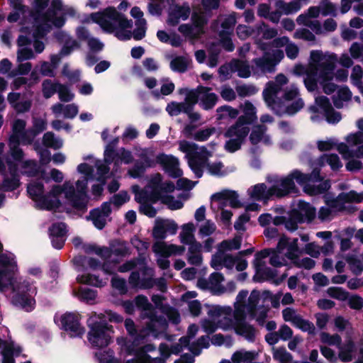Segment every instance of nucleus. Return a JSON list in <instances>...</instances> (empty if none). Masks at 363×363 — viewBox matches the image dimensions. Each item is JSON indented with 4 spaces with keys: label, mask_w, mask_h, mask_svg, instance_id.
Segmentation results:
<instances>
[{
    "label": "nucleus",
    "mask_w": 363,
    "mask_h": 363,
    "mask_svg": "<svg viewBox=\"0 0 363 363\" xmlns=\"http://www.w3.org/2000/svg\"><path fill=\"white\" fill-rule=\"evenodd\" d=\"M26 121L20 118L16 119L13 123L12 133L9 136V140H12V142L18 140V135L26 130Z\"/></svg>",
    "instance_id": "nucleus-35"
},
{
    "label": "nucleus",
    "mask_w": 363,
    "mask_h": 363,
    "mask_svg": "<svg viewBox=\"0 0 363 363\" xmlns=\"http://www.w3.org/2000/svg\"><path fill=\"white\" fill-rule=\"evenodd\" d=\"M327 294L333 298L345 301L349 297V293L341 287L331 286L327 289Z\"/></svg>",
    "instance_id": "nucleus-45"
},
{
    "label": "nucleus",
    "mask_w": 363,
    "mask_h": 363,
    "mask_svg": "<svg viewBox=\"0 0 363 363\" xmlns=\"http://www.w3.org/2000/svg\"><path fill=\"white\" fill-rule=\"evenodd\" d=\"M50 237H65L67 233L65 223H55L49 228Z\"/></svg>",
    "instance_id": "nucleus-43"
},
{
    "label": "nucleus",
    "mask_w": 363,
    "mask_h": 363,
    "mask_svg": "<svg viewBox=\"0 0 363 363\" xmlns=\"http://www.w3.org/2000/svg\"><path fill=\"white\" fill-rule=\"evenodd\" d=\"M130 199V196L127 191H123L118 194H114L112 197L111 203L117 207H120Z\"/></svg>",
    "instance_id": "nucleus-60"
},
{
    "label": "nucleus",
    "mask_w": 363,
    "mask_h": 363,
    "mask_svg": "<svg viewBox=\"0 0 363 363\" xmlns=\"http://www.w3.org/2000/svg\"><path fill=\"white\" fill-rule=\"evenodd\" d=\"M106 217H104L103 215L100 214L99 208L91 209L89 212V216H87L88 220H91L94 225L99 230L104 228L106 224Z\"/></svg>",
    "instance_id": "nucleus-29"
},
{
    "label": "nucleus",
    "mask_w": 363,
    "mask_h": 363,
    "mask_svg": "<svg viewBox=\"0 0 363 363\" xmlns=\"http://www.w3.org/2000/svg\"><path fill=\"white\" fill-rule=\"evenodd\" d=\"M17 271V264L6 254H0V291L4 292L9 289L11 280L15 277Z\"/></svg>",
    "instance_id": "nucleus-4"
},
{
    "label": "nucleus",
    "mask_w": 363,
    "mask_h": 363,
    "mask_svg": "<svg viewBox=\"0 0 363 363\" xmlns=\"http://www.w3.org/2000/svg\"><path fill=\"white\" fill-rule=\"evenodd\" d=\"M11 282L9 289H12V305L26 312L33 311L36 306L35 297L38 293L35 282L30 278L14 280V277L11 279Z\"/></svg>",
    "instance_id": "nucleus-2"
},
{
    "label": "nucleus",
    "mask_w": 363,
    "mask_h": 363,
    "mask_svg": "<svg viewBox=\"0 0 363 363\" xmlns=\"http://www.w3.org/2000/svg\"><path fill=\"white\" fill-rule=\"evenodd\" d=\"M35 137H36V135H34L33 132L30 128L25 130L18 135V141L21 142V145H30Z\"/></svg>",
    "instance_id": "nucleus-61"
},
{
    "label": "nucleus",
    "mask_w": 363,
    "mask_h": 363,
    "mask_svg": "<svg viewBox=\"0 0 363 363\" xmlns=\"http://www.w3.org/2000/svg\"><path fill=\"white\" fill-rule=\"evenodd\" d=\"M239 196L237 191L233 190L225 189L220 192L213 194L211 197L212 201H229L230 206L233 208H239L242 207V203L238 199Z\"/></svg>",
    "instance_id": "nucleus-13"
},
{
    "label": "nucleus",
    "mask_w": 363,
    "mask_h": 363,
    "mask_svg": "<svg viewBox=\"0 0 363 363\" xmlns=\"http://www.w3.org/2000/svg\"><path fill=\"white\" fill-rule=\"evenodd\" d=\"M304 106V102L302 99L299 98L293 101L290 105L287 106L285 109V112L292 116L299 111Z\"/></svg>",
    "instance_id": "nucleus-59"
},
{
    "label": "nucleus",
    "mask_w": 363,
    "mask_h": 363,
    "mask_svg": "<svg viewBox=\"0 0 363 363\" xmlns=\"http://www.w3.org/2000/svg\"><path fill=\"white\" fill-rule=\"evenodd\" d=\"M251 197L257 201L269 200L273 196H268V189L264 183L257 184L253 186V190L250 194Z\"/></svg>",
    "instance_id": "nucleus-28"
},
{
    "label": "nucleus",
    "mask_w": 363,
    "mask_h": 363,
    "mask_svg": "<svg viewBox=\"0 0 363 363\" xmlns=\"http://www.w3.org/2000/svg\"><path fill=\"white\" fill-rule=\"evenodd\" d=\"M215 132H216V128L214 127L201 129V130H198L194 134V138L196 141H200V142L206 141Z\"/></svg>",
    "instance_id": "nucleus-54"
},
{
    "label": "nucleus",
    "mask_w": 363,
    "mask_h": 363,
    "mask_svg": "<svg viewBox=\"0 0 363 363\" xmlns=\"http://www.w3.org/2000/svg\"><path fill=\"white\" fill-rule=\"evenodd\" d=\"M203 158L199 159V157L189 158V166L194 173L196 178L199 179L203 176Z\"/></svg>",
    "instance_id": "nucleus-37"
},
{
    "label": "nucleus",
    "mask_w": 363,
    "mask_h": 363,
    "mask_svg": "<svg viewBox=\"0 0 363 363\" xmlns=\"http://www.w3.org/2000/svg\"><path fill=\"white\" fill-rule=\"evenodd\" d=\"M43 144L47 147L53 148L55 150L59 149L62 147V143L55 137L52 132H47L43 137Z\"/></svg>",
    "instance_id": "nucleus-42"
},
{
    "label": "nucleus",
    "mask_w": 363,
    "mask_h": 363,
    "mask_svg": "<svg viewBox=\"0 0 363 363\" xmlns=\"http://www.w3.org/2000/svg\"><path fill=\"white\" fill-rule=\"evenodd\" d=\"M317 76H314L313 71L311 70L304 79V84L307 90L310 92L314 91L318 87Z\"/></svg>",
    "instance_id": "nucleus-56"
},
{
    "label": "nucleus",
    "mask_w": 363,
    "mask_h": 363,
    "mask_svg": "<svg viewBox=\"0 0 363 363\" xmlns=\"http://www.w3.org/2000/svg\"><path fill=\"white\" fill-rule=\"evenodd\" d=\"M191 13L190 7L188 4L175 5L174 8L169 11L167 23L172 26H176L179 23V19L185 21L188 19Z\"/></svg>",
    "instance_id": "nucleus-12"
},
{
    "label": "nucleus",
    "mask_w": 363,
    "mask_h": 363,
    "mask_svg": "<svg viewBox=\"0 0 363 363\" xmlns=\"http://www.w3.org/2000/svg\"><path fill=\"white\" fill-rule=\"evenodd\" d=\"M137 28H135L133 33V37L135 40H140L145 36L146 33V21L145 19H142L140 21V23H136Z\"/></svg>",
    "instance_id": "nucleus-52"
},
{
    "label": "nucleus",
    "mask_w": 363,
    "mask_h": 363,
    "mask_svg": "<svg viewBox=\"0 0 363 363\" xmlns=\"http://www.w3.org/2000/svg\"><path fill=\"white\" fill-rule=\"evenodd\" d=\"M147 168H151V167H146V164L137 160L133 167L128 170V174L134 179L140 178L145 174Z\"/></svg>",
    "instance_id": "nucleus-38"
},
{
    "label": "nucleus",
    "mask_w": 363,
    "mask_h": 363,
    "mask_svg": "<svg viewBox=\"0 0 363 363\" xmlns=\"http://www.w3.org/2000/svg\"><path fill=\"white\" fill-rule=\"evenodd\" d=\"M289 174L293 181L294 182V180H296L301 186L308 185V183L310 182V177L308 176V174H304L299 169H294Z\"/></svg>",
    "instance_id": "nucleus-50"
},
{
    "label": "nucleus",
    "mask_w": 363,
    "mask_h": 363,
    "mask_svg": "<svg viewBox=\"0 0 363 363\" xmlns=\"http://www.w3.org/2000/svg\"><path fill=\"white\" fill-rule=\"evenodd\" d=\"M8 145L9 150L8 154L5 155L4 160L6 163L8 159L12 162L16 164L18 167L19 164H21L24 160L25 153L21 147H20L21 142L17 140L16 142H12V140H9Z\"/></svg>",
    "instance_id": "nucleus-14"
},
{
    "label": "nucleus",
    "mask_w": 363,
    "mask_h": 363,
    "mask_svg": "<svg viewBox=\"0 0 363 363\" xmlns=\"http://www.w3.org/2000/svg\"><path fill=\"white\" fill-rule=\"evenodd\" d=\"M236 91L239 96L245 97L255 94L257 89L253 85L242 84L236 86Z\"/></svg>",
    "instance_id": "nucleus-53"
},
{
    "label": "nucleus",
    "mask_w": 363,
    "mask_h": 363,
    "mask_svg": "<svg viewBox=\"0 0 363 363\" xmlns=\"http://www.w3.org/2000/svg\"><path fill=\"white\" fill-rule=\"evenodd\" d=\"M298 192V189L296 187L290 174L280 179L279 185H273L268 189V196H274L279 199Z\"/></svg>",
    "instance_id": "nucleus-7"
},
{
    "label": "nucleus",
    "mask_w": 363,
    "mask_h": 363,
    "mask_svg": "<svg viewBox=\"0 0 363 363\" xmlns=\"http://www.w3.org/2000/svg\"><path fill=\"white\" fill-rule=\"evenodd\" d=\"M162 203L167 205L170 210L181 209L184 206V203L179 200H174V197L172 195L163 196Z\"/></svg>",
    "instance_id": "nucleus-51"
},
{
    "label": "nucleus",
    "mask_w": 363,
    "mask_h": 363,
    "mask_svg": "<svg viewBox=\"0 0 363 363\" xmlns=\"http://www.w3.org/2000/svg\"><path fill=\"white\" fill-rule=\"evenodd\" d=\"M260 293L257 290H253L248 298L247 312L251 320L256 318L257 309L260 299Z\"/></svg>",
    "instance_id": "nucleus-23"
},
{
    "label": "nucleus",
    "mask_w": 363,
    "mask_h": 363,
    "mask_svg": "<svg viewBox=\"0 0 363 363\" xmlns=\"http://www.w3.org/2000/svg\"><path fill=\"white\" fill-rule=\"evenodd\" d=\"M22 175L28 177H36L39 174L40 165L35 160H26L21 164Z\"/></svg>",
    "instance_id": "nucleus-18"
},
{
    "label": "nucleus",
    "mask_w": 363,
    "mask_h": 363,
    "mask_svg": "<svg viewBox=\"0 0 363 363\" xmlns=\"http://www.w3.org/2000/svg\"><path fill=\"white\" fill-rule=\"evenodd\" d=\"M265 131V127L262 125H256L250 134V141L251 144L256 145H257L264 136Z\"/></svg>",
    "instance_id": "nucleus-46"
},
{
    "label": "nucleus",
    "mask_w": 363,
    "mask_h": 363,
    "mask_svg": "<svg viewBox=\"0 0 363 363\" xmlns=\"http://www.w3.org/2000/svg\"><path fill=\"white\" fill-rule=\"evenodd\" d=\"M119 138H115L106 145L104 151L105 163L111 164L116 158L119 157V153L115 150Z\"/></svg>",
    "instance_id": "nucleus-24"
},
{
    "label": "nucleus",
    "mask_w": 363,
    "mask_h": 363,
    "mask_svg": "<svg viewBox=\"0 0 363 363\" xmlns=\"http://www.w3.org/2000/svg\"><path fill=\"white\" fill-rule=\"evenodd\" d=\"M229 66L232 72H238V75L240 78H248L251 75L250 67L247 61L233 59Z\"/></svg>",
    "instance_id": "nucleus-17"
},
{
    "label": "nucleus",
    "mask_w": 363,
    "mask_h": 363,
    "mask_svg": "<svg viewBox=\"0 0 363 363\" xmlns=\"http://www.w3.org/2000/svg\"><path fill=\"white\" fill-rule=\"evenodd\" d=\"M14 348L12 345H7L1 351L3 357L2 363H15L13 358Z\"/></svg>",
    "instance_id": "nucleus-63"
},
{
    "label": "nucleus",
    "mask_w": 363,
    "mask_h": 363,
    "mask_svg": "<svg viewBox=\"0 0 363 363\" xmlns=\"http://www.w3.org/2000/svg\"><path fill=\"white\" fill-rule=\"evenodd\" d=\"M345 260L349 264L352 273L357 276L360 275L363 272V264L354 255H349L345 257Z\"/></svg>",
    "instance_id": "nucleus-34"
},
{
    "label": "nucleus",
    "mask_w": 363,
    "mask_h": 363,
    "mask_svg": "<svg viewBox=\"0 0 363 363\" xmlns=\"http://www.w3.org/2000/svg\"><path fill=\"white\" fill-rule=\"evenodd\" d=\"M218 100V96L215 93L203 94L200 99V106L206 111L212 109Z\"/></svg>",
    "instance_id": "nucleus-31"
},
{
    "label": "nucleus",
    "mask_w": 363,
    "mask_h": 363,
    "mask_svg": "<svg viewBox=\"0 0 363 363\" xmlns=\"http://www.w3.org/2000/svg\"><path fill=\"white\" fill-rule=\"evenodd\" d=\"M321 340L330 345H339L341 343L342 339L338 334L331 335L328 333L323 332L321 333Z\"/></svg>",
    "instance_id": "nucleus-58"
},
{
    "label": "nucleus",
    "mask_w": 363,
    "mask_h": 363,
    "mask_svg": "<svg viewBox=\"0 0 363 363\" xmlns=\"http://www.w3.org/2000/svg\"><path fill=\"white\" fill-rule=\"evenodd\" d=\"M328 57V55H324L320 50H312L310 54V59L311 61V70L314 69V66H318Z\"/></svg>",
    "instance_id": "nucleus-57"
},
{
    "label": "nucleus",
    "mask_w": 363,
    "mask_h": 363,
    "mask_svg": "<svg viewBox=\"0 0 363 363\" xmlns=\"http://www.w3.org/2000/svg\"><path fill=\"white\" fill-rule=\"evenodd\" d=\"M275 6L285 15H290L298 12L301 8V4L299 0H294L289 3H286L283 0H277L275 2Z\"/></svg>",
    "instance_id": "nucleus-19"
},
{
    "label": "nucleus",
    "mask_w": 363,
    "mask_h": 363,
    "mask_svg": "<svg viewBox=\"0 0 363 363\" xmlns=\"http://www.w3.org/2000/svg\"><path fill=\"white\" fill-rule=\"evenodd\" d=\"M156 162L162 166L163 169L168 175L174 179L180 178L182 174V170L179 167V160L172 156L164 153H160L156 157Z\"/></svg>",
    "instance_id": "nucleus-8"
},
{
    "label": "nucleus",
    "mask_w": 363,
    "mask_h": 363,
    "mask_svg": "<svg viewBox=\"0 0 363 363\" xmlns=\"http://www.w3.org/2000/svg\"><path fill=\"white\" fill-rule=\"evenodd\" d=\"M198 147H199L197 144L186 140L182 141L179 144V150L183 152L187 153L189 158H202L201 153L197 152Z\"/></svg>",
    "instance_id": "nucleus-26"
},
{
    "label": "nucleus",
    "mask_w": 363,
    "mask_h": 363,
    "mask_svg": "<svg viewBox=\"0 0 363 363\" xmlns=\"http://www.w3.org/2000/svg\"><path fill=\"white\" fill-rule=\"evenodd\" d=\"M58 82L53 83L51 79H45L42 83L43 95L45 99H50L57 92Z\"/></svg>",
    "instance_id": "nucleus-39"
},
{
    "label": "nucleus",
    "mask_w": 363,
    "mask_h": 363,
    "mask_svg": "<svg viewBox=\"0 0 363 363\" xmlns=\"http://www.w3.org/2000/svg\"><path fill=\"white\" fill-rule=\"evenodd\" d=\"M337 60V55L332 53L328 55V57L318 66H314V76H318L320 80V83L330 82L334 78V71L335 63Z\"/></svg>",
    "instance_id": "nucleus-5"
},
{
    "label": "nucleus",
    "mask_w": 363,
    "mask_h": 363,
    "mask_svg": "<svg viewBox=\"0 0 363 363\" xmlns=\"http://www.w3.org/2000/svg\"><path fill=\"white\" fill-rule=\"evenodd\" d=\"M111 286L121 291V294H125L128 291L126 281L123 278L113 277L111 278Z\"/></svg>",
    "instance_id": "nucleus-62"
},
{
    "label": "nucleus",
    "mask_w": 363,
    "mask_h": 363,
    "mask_svg": "<svg viewBox=\"0 0 363 363\" xmlns=\"http://www.w3.org/2000/svg\"><path fill=\"white\" fill-rule=\"evenodd\" d=\"M242 245V237L235 235L231 240H224L218 245V251L224 252L225 251H230L233 250H239Z\"/></svg>",
    "instance_id": "nucleus-21"
},
{
    "label": "nucleus",
    "mask_w": 363,
    "mask_h": 363,
    "mask_svg": "<svg viewBox=\"0 0 363 363\" xmlns=\"http://www.w3.org/2000/svg\"><path fill=\"white\" fill-rule=\"evenodd\" d=\"M86 325L89 329L87 339L94 347L103 348L110 345L114 330L104 314L93 312L87 319Z\"/></svg>",
    "instance_id": "nucleus-3"
},
{
    "label": "nucleus",
    "mask_w": 363,
    "mask_h": 363,
    "mask_svg": "<svg viewBox=\"0 0 363 363\" xmlns=\"http://www.w3.org/2000/svg\"><path fill=\"white\" fill-rule=\"evenodd\" d=\"M111 253L116 256L125 257L128 254V247L123 241L116 240L110 245Z\"/></svg>",
    "instance_id": "nucleus-36"
},
{
    "label": "nucleus",
    "mask_w": 363,
    "mask_h": 363,
    "mask_svg": "<svg viewBox=\"0 0 363 363\" xmlns=\"http://www.w3.org/2000/svg\"><path fill=\"white\" fill-rule=\"evenodd\" d=\"M152 237L156 240H162L166 238L167 235L164 229V219H157L152 229Z\"/></svg>",
    "instance_id": "nucleus-44"
},
{
    "label": "nucleus",
    "mask_w": 363,
    "mask_h": 363,
    "mask_svg": "<svg viewBox=\"0 0 363 363\" xmlns=\"http://www.w3.org/2000/svg\"><path fill=\"white\" fill-rule=\"evenodd\" d=\"M252 62L255 65L256 67L259 68L263 72H272L274 70V60H272L271 57H257L253 59Z\"/></svg>",
    "instance_id": "nucleus-25"
},
{
    "label": "nucleus",
    "mask_w": 363,
    "mask_h": 363,
    "mask_svg": "<svg viewBox=\"0 0 363 363\" xmlns=\"http://www.w3.org/2000/svg\"><path fill=\"white\" fill-rule=\"evenodd\" d=\"M338 199H340L342 204L352 202L360 203L362 201L361 193L359 194L354 190H351L347 193L342 192L339 194Z\"/></svg>",
    "instance_id": "nucleus-40"
},
{
    "label": "nucleus",
    "mask_w": 363,
    "mask_h": 363,
    "mask_svg": "<svg viewBox=\"0 0 363 363\" xmlns=\"http://www.w3.org/2000/svg\"><path fill=\"white\" fill-rule=\"evenodd\" d=\"M6 165L11 177L4 175L1 183L2 191L5 192L13 191L21 184L18 167L9 159L6 161Z\"/></svg>",
    "instance_id": "nucleus-10"
},
{
    "label": "nucleus",
    "mask_w": 363,
    "mask_h": 363,
    "mask_svg": "<svg viewBox=\"0 0 363 363\" xmlns=\"http://www.w3.org/2000/svg\"><path fill=\"white\" fill-rule=\"evenodd\" d=\"M362 68L360 65H354L352 68V74L350 76L351 80L353 82V84L357 86H362Z\"/></svg>",
    "instance_id": "nucleus-55"
},
{
    "label": "nucleus",
    "mask_w": 363,
    "mask_h": 363,
    "mask_svg": "<svg viewBox=\"0 0 363 363\" xmlns=\"http://www.w3.org/2000/svg\"><path fill=\"white\" fill-rule=\"evenodd\" d=\"M345 140L347 143L352 145L363 144V132L357 131L354 133H350L345 138Z\"/></svg>",
    "instance_id": "nucleus-64"
},
{
    "label": "nucleus",
    "mask_w": 363,
    "mask_h": 363,
    "mask_svg": "<svg viewBox=\"0 0 363 363\" xmlns=\"http://www.w3.org/2000/svg\"><path fill=\"white\" fill-rule=\"evenodd\" d=\"M170 68L172 71L184 73L188 69V62L183 56H177L170 62Z\"/></svg>",
    "instance_id": "nucleus-33"
},
{
    "label": "nucleus",
    "mask_w": 363,
    "mask_h": 363,
    "mask_svg": "<svg viewBox=\"0 0 363 363\" xmlns=\"http://www.w3.org/2000/svg\"><path fill=\"white\" fill-rule=\"evenodd\" d=\"M134 303L135 308L141 311L140 317L142 319L147 318L150 312H153L155 308L149 302L146 296L140 294L135 297Z\"/></svg>",
    "instance_id": "nucleus-15"
},
{
    "label": "nucleus",
    "mask_w": 363,
    "mask_h": 363,
    "mask_svg": "<svg viewBox=\"0 0 363 363\" xmlns=\"http://www.w3.org/2000/svg\"><path fill=\"white\" fill-rule=\"evenodd\" d=\"M245 319L246 316L245 313H242L240 317L235 316L234 325L235 333L238 335L244 337L250 342H254L256 335L255 328L252 325L247 323Z\"/></svg>",
    "instance_id": "nucleus-11"
},
{
    "label": "nucleus",
    "mask_w": 363,
    "mask_h": 363,
    "mask_svg": "<svg viewBox=\"0 0 363 363\" xmlns=\"http://www.w3.org/2000/svg\"><path fill=\"white\" fill-rule=\"evenodd\" d=\"M97 296V291L88 287L81 286L78 290V297L80 301L88 304H92Z\"/></svg>",
    "instance_id": "nucleus-30"
},
{
    "label": "nucleus",
    "mask_w": 363,
    "mask_h": 363,
    "mask_svg": "<svg viewBox=\"0 0 363 363\" xmlns=\"http://www.w3.org/2000/svg\"><path fill=\"white\" fill-rule=\"evenodd\" d=\"M243 115L240 116L234 124L228 128L224 133L226 140L224 148L230 153L239 150L244 144L246 138L250 132L248 125H252L257 121V109L250 101H245L244 105L240 104Z\"/></svg>",
    "instance_id": "nucleus-1"
},
{
    "label": "nucleus",
    "mask_w": 363,
    "mask_h": 363,
    "mask_svg": "<svg viewBox=\"0 0 363 363\" xmlns=\"http://www.w3.org/2000/svg\"><path fill=\"white\" fill-rule=\"evenodd\" d=\"M294 324L303 332H308L310 334L314 333L315 326L313 323L303 319L301 315L295 317Z\"/></svg>",
    "instance_id": "nucleus-41"
},
{
    "label": "nucleus",
    "mask_w": 363,
    "mask_h": 363,
    "mask_svg": "<svg viewBox=\"0 0 363 363\" xmlns=\"http://www.w3.org/2000/svg\"><path fill=\"white\" fill-rule=\"evenodd\" d=\"M257 269V273L259 274L254 276L253 280L257 282H262L264 280L273 279L277 277V272L270 267H265L263 269Z\"/></svg>",
    "instance_id": "nucleus-32"
},
{
    "label": "nucleus",
    "mask_w": 363,
    "mask_h": 363,
    "mask_svg": "<svg viewBox=\"0 0 363 363\" xmlns=\"http://www.w3.org/2000/svg\"><path fill=\"white\" fill-rule=\"evenodd\" d=\"M65 196L74 209L82 213L87 211L88 195L76 193L74 186L70 185L68 187H65Z\"/></svg>",
    "instance_id": "nucleus-9"
},
{
    "label": "nucleus",
    "mask_w": 363,
    "mask_h": 363,
    "mask_svg": "<svg viewBox=\"0 0 363 363\" xmlns=\"http://www.w3.org/2000/svg\"><path fill=\"white\" fill-rule=\"evenodd\" d=\"M273 357L280 363H291L293 359L291 354L288 352L284 347L277 349L273 354Z\"/></svg>",
    "instance_id": "nucleus-47"
},
{
    "label": "nucleus",
    "mask_w": 363,
    "mask_h": 363,
    "mask_svg": "<svg viewBox=\"0 0 363 363\" xmlns=\"http://www.w3.org/2000/svg\"><path fill=\"white\" fill-rule=\"evenodd\" d=\"M36 205L39 209L53 211L59 208L62 206V203L59 198L54 199L47 194L40 197Z\"/></svg>",
    "instance_id": "nucleus-16"
},
{
    "label": "nucleus",
    "mask_w": 363,
    "mask_h": 363,
    "mask_svg": "<svg viewBox=\"0 0 363 363\" xmlns=\"http://www.w3.org/2000/svg\"><path fill=\"white\" fill-rule=\"evenodd\" d=\"M57 93L60 100L63 102L71 101L74 99V95L70 91L69 88L61 83H57Z\"/></svg>",
    "instance_id": "nucleus-49"
},
{
    "label": "nucleus",
    "mask_w": 363,
    "mask_h": 363,
    "mask_svg": "<svg viewBox=\"0 0 363 363\" xmlns=\"http://www.w3.org/2000/svg\"><path fill=\"white\" fill-rule=\"evenodd\" d=\"M62 329L67 332L72 337H82L85 328L81 325L78 315L73 313H65L60 318Z\"/></svg>",
    "instance_id": "nucleus-6"
},
{
    "label": "nucleus",
    "mask_w": 363,
    "mask_h": 363,
    "mask_svg": "<svg viewBox=\"0 0 363 363\" xmlns=\"http://www.w3.org/2000/svg\"><path fill=\"white\" fill-rule=\"evenodd\" d=\"M45 187L41 182H35L27 186V192L30 198L35 203L44 194Z\"/></svg>",
    "instance_id": "nucleus-22"
},
{
    "label": "nucleus",
    "mask_w": 363,
    "mask_h": 363,
    "mask_svg": "<svg viewBox=\"0 0 363 363\" xmlns=\"http://www.w3.org/2000/svg\"><path fill=\"white\" fill-rule=\"evenodd\" d=\"M166 111L168 113L173 116H177L181 113H189L190 111H193L192 108L189 106L187 103L184 102H176L172 101L168 104L166 107Z\"/></svg>",
    "instance_id": "nucleus-20"
},
{
    "label": "nucleus",
    "mask_w": 363,
    "mask_h": 363,
    "mask_svg": "<svg viewBox=\"0 0 363 363\" xmlns=\"http://www.w3.org/2000/svg\"><path fill=\"white\" fill-rule=\"evenodd\" d=\"M220 38V43L223 48L227 52H233L235 49V45L232 41L229 33L226 31L222 30L219 33Z\"/></svg>",
    "instance_id": "nucleus-48"
},
{
    "label": "nucleus",
    "mask_w": 363,
    "mask_h": 363,
    "mask_svg": "<svg viewBox=\"0 0 363 363\" xmlns=\"http://www.w3.org/2000/svg\"><path fill=\"white\" fill-rule=\"evenodd\" d=\"M216 111L218 113V121L225 119L227 116L232 119H235L238 118L239 115V111L237 108H233L228 105H223L218 107Z\"/></svg>",
    "instance_id": "nucleus-27"
}]
</instances>
